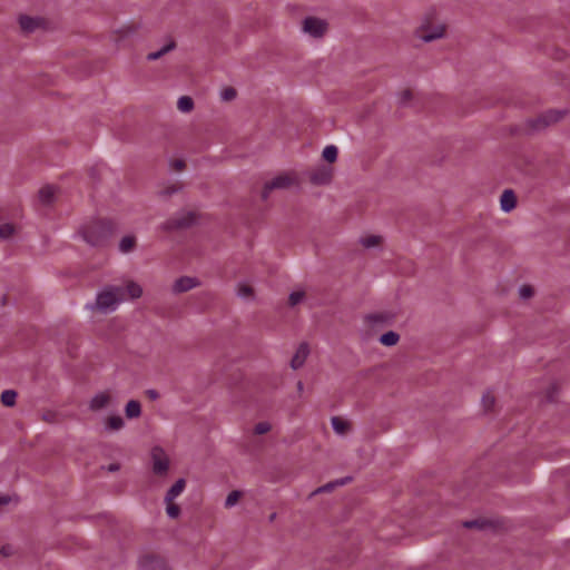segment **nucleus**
Here are the masks:
<instances>
[{
	"mask_svg": "<svg viewBox=\"0 0 570 570\" xmlns=\"http://www.w3.org/2000/svg\"><path fill=\"white\" fill-rule=\"evenodd\" d=\"M473 525H476V522H465L464 523V527H466V528H471Z\"/></svg>",
	"mask_w": 570,
	"mask_h": 570,
	"instance_id": "nucleus-44",
	"label": "nucleus"
},
{
	"mask_svg": "<svg viewBox=\"0 0 570 570\" xmlns=\"http://www.w3.org/2000/svg\"><path fill=\"white\" fill-rule=\"evenodd\" d=\"M337 147L334 145H328L323 149L322 156L328 163H334L337 159Z\"/></svg>",
	"mask_w": 570,
	"mask_h": 570,
	"instance_id": "nucleus-28",
	"label": "nucleus"
},
{
	"mask_svg": "<svg viewBox=\"0 0 570 570\" xmlns=\"http://www.w3.org/2000/svg\"><path fill=\"white\" fill-rule=\"evenodd\" d=\"M198 285H199V282L197 278L190 277V276H183V277L176 279L175 283L173 284V292L174 293H184V292L195 288Z\"/></svg>",
	"mask_w": 570,
	"mask_h": 570,
	"instance_id": "nucleus-10",
	"label": "nucleus"
},
{
	"mask_svg": "<svg viewBox=\"0 0 570 570\" xmlns=\"http://www.w3.org/2000/svg\"><path fill=\"white\" fill-rule=\"evenodd\" d=\"M289 304L292 306H295L299 304L304 299V292L302 291H295L289 294Z\"/></svg>",
	"mask_w": 570,
	"mask_h": 570,
	"instance_id": "nucleus-35",
	"label": "nucleus"
},
{
	"mask_svg": "<svg viewBox=\"0 0 570 570\" xmlns=\"http://www.w3.org/2000/svg\"><path fill=\"white\" fill-rule=\"evenodd\" d=\"M41 23V20L38 18L29 17V16H21L19 18V24L22 30L27 32H31L36 30Z\"/></svg>",
	"mask_w": 570,
	"mask_h": 570,
	"instance_id": "nucleus-17",
	"label": "nucleus"
},
{
	"mask_svg": "<svg viewBox=\"0 0 570 570\" xmlns=\"http://www.w3.org/2000/svg\"><path fill=\"white\" fill-rule=\"evenodd\" d=\"M350 481V478H343L340 480H336L334 482H330L321 488H318L314 493H321V492H328L333 490L335 487L344 485Z\"/></svg>",
	"mask_w": 570,
	"mask_h": 570,
	"instance_id": "nucleus-31",
	"label": "nucleus"
},
{
	"mask_svg": "<svg viewBox=\"0 0 570 570\" xmlns=\"http://www.w3.org/2000/svg\"><path fill=\"white\" fill-rule=\"evenodd\" d=\"M1 552H2L3 556H9L10 554L8 548H6V547L2 548Z\"/></svg>",
	"mask_w": 570,
	"mask_h": 570,
	"instance_id": "nucleus-43",
	"label": "nucleus"
},
{
	"mask_svg": "<svg viewBox=\"0 0 570 570\" xmlns=\"http://www.w3.org/2000/svg\"><path fill=\"white\" fill-rule=\"evenodd\" d=\"M174 48H175V42L170 40L167 43H165L159 50L148 53L147 59L150 61L157 60L160 57H163L164 55H166L167 52L171 51Z\"/></svg>",
	"mask_w": 570,
	"mask_h": 570,
	"instance_id": "nucleus-23",
	"label": "nucleus"
},
{
	"mask_svg": "<svg viewBox=\"0 0 570 570\" xmlns=\"http://www.w3.org/2000/svg\"><path fill=\"white\" fill-rule=\"evenodd\" d=\"M517 197L513 190L505 189L500 197V208L504 213H510L515 208Z\"/></svg>",
	"mask_w": 570,
	"mask_h": 570,
	"instance_id": "nucleus-11",
	"label": "nucleus"
},
{
	"mask_svg": "<svg viewBox=\"0 0 570 570\" xmlns=\"http://www.w3.org/2000/svg\"><path fill=\"white\" fill-rule=\"evenodd\" d=\"M10 502V497L8 495H0V507Z\"/></svg>",
	"mask_w": 570,
	"mask_h": 570,
	"instance_id": "nucleus-39",
	"label": "nucleus"
},
{
	"mask_svg": "<svg viewBox=\"0 0 570 570\" xmlns=\"http://www.w3.org/2000/svg\"><path fill=\"white\" fill-rule=\"evenodd\" d=\"M325 30L326 23L322 19L309 17L303 22V31L311 37L320 38L324 35Z\"/></svg>",
	"mask_w": 570,
	"mask_h": 570,
	"instance_id": "nucleus-8",
	"label": "nucleus"
},
{
	"mask_svg": "<svg viewBox=\"0 0 570 570\" xmlns=\"http://www.w3.org/2000/svg\"><path fill=\"white\" fill-rule=\"evenodd\" d=\"M14 233V228L11 224H2L0 226V238L8 239L10 238Z\"/></svg>",
	"mask_w": 570,
	"mask_h": 570,
	"instance_id": "nucleus-34",
	"label": "nucleus"
},
{
	"mask_svg": "<svg viewBox=\"0 0 570 570\" xmlns=\"http://www.w3.org/2000/svg\"><path fill=\"white\" fill-rule=\"evenodd\" d=\"M236 97V90L234 88H225L220 92V98L224 101L233 100Z\"/></svg>",
	"mask_w": 570,
	"mask_h": 570,
	"instance_id": "nucleus-36",
	"label": "nucleus"
},
{
	"mask_svg": "<svg viewBox=\"0 0 570 570\" xmlns=\"http://www.w3.org/2000/svg\"><path fill=\"white\" fill-rule=\"evenodd\" d=\"M185 485L186 482L184 479L177 480L167 491L165 495V502L174 501L177 497H179L183 493Z\"/></svg>",
	"mask_w": 570,
	"mask_h": 570,
	"instance_id": "nucleus-15",
	"label": "nucleus"
},
{
	"mask_svg": "<svg viewBox=\"0 0 570 570\" xmlns=\"http://www.w3.org/2000/svg\"><path fill=\"white\" fill-rule=\"evenodd\" d=\"M271 430V424L268 422H259L255 425V433L265 434Z\"/></svg>",
	"mask_w": 570,
	"mask_h": 570,
	"instance_id": "nucleus-37",
	"label": "nucleus"
},
{
	"mask_svg": "<svg viewBox=\"0 0 570 570\" xmlns=\"http://www.w3.org/2000/svg\"><path fill=\"white\" fill-rule=\"evenodd\" d=\"M166 513L170 519H177L180 514V508L174 501L166 502Z\"/></svg>",
	"mask_w": 570,
	"mask_h": 570,
	"instance_id": "nucleus-32",
	"label": "nucleus"
},
{
	"mask_svg": "<svg viewBox=\"0 0 570 570\" xmlns=\"http://www.w3.org/2000/svg\"><path fill=\"white\" fill-rule=\"evenodd\" d=\"M147 394L150 399L155 400L158 397V393L155 390H148Z\"/></svg>",
	"mask_w": 570,
	"mask_h": 570,
	"instance_id": "nucleus-41",
	"label": "nucleus"
},
{
	"mask_svg": "<svg viewBox=\"0 0 570 570\" xmlns=\"http://www.w3.org/2000/svg\"><path fill=\"white\" fill-rule=\"evenodd\" d=\"M367 318L371 322H375L377 317L375 315H370Z\"/></svg>",
	"mask_w": 570,
	"mask_h": 570,
	"instance_id": "nucleus-45",
	"label": "nucleus"
},
{
	"mask_svg": "<svg viewBox=\"0 0 570 570\" xmlns=\"http://www.w3.org/2000/svg\"><path fill=\"white\" fill-rule=\"evenodd\" d=\"M303 389V384L299 382L298 383V390H302Z\"/></svg>",
	"mask_w": 570,
	"mask_h": 570,
	"instance_id": "nucleus-46",
	"label": "nucleus"
},
{
	"mask_svg": "<svg viewBox=\"0 0 570 570\" xmlns=\"http://www.w3.org/2000/svg\"><path fill=\"white\" fill-rule=\"evenodd\" d=\"M331 424L334 432L338 435H344L350 429V423L346 420L341 419L338 416L332 417Z\"/></svg>",
	"mask_w": 570,
	"mask_h": 570,
	"instance_id": "nucleus-19",
	"label": "nucleus"
},
{
	"mask_svg": "<svg viewBox=\"0 0 570 570\" xmlns=\"http://www.w3.org/2000/svg\"><path fill=\"white\" fill-rule=\"evenodd\" d=\"M174 166H175V168H176L177 170H180V169H183V168H184V161H183V160H176V161L174 163Z\"/></svg>",
	"mask_w": 570,
	"mask_h": 570,
	"instance_id": "nucleus-42",
	"label": "nucleus"
},
{
	"mask_svg": "<svg viewBox=\"0 0 570 570\" xmlns=\"http://www.w3.org/2000/svg\"><path fill=\"white\" fill-rule=\"evenodd\" d=\"M78 235L90 246H102L111 235V226L107 222L91 220L81 226Z\"/></svg>",
	"mask_w": 570,
	"mask_h": 570,
	"instance_id": "nucleus-2",
	"label": "nucleus"
},
{
	"mask_svg": "<svg viewBox=\"0 0 570 570\" xmlns=\"http://www.w3.org/2000/svg\"><path fill=\"white\" fill-rule=\"evenodd\" d=\"M125 413L128 419L139 417L141 414L140 403L136 400H131L126 404Z\"/></svg>",
	"mask_w": 570,
	"mask_h": 570,
	"instance_id": "nucleus-20",
	"label": "nucleus"
},
{
	"mask_svg": "<svg viewBox=\"0 0 570 570\" xmlns=\"http://www.w3.org/2000/svg\"><path fill=\"white\" fill-rule=\"evenodd\" d=\"M136 239L134 236H124L119 242V250L124 254L131 252L135 247Z\"/></svg>",
	"mask_w": 570,
	"mask_h": 570,
	"instance_id": "nucleus-24",
	"label": "nucleus"
},
{
	"mask_svg": "<svg viewBox=\"0 0 570 570\" xmlns=\"http://www.w3.org/2000/svg\"><path fill=\"white\" fill-rule=\"evenodd\" d=\"M333 170L330 166L318 165L308 171L311 181L315 185H326L331 181Z\"/></svg>",
	"mask_w": 570,
	"mask_h": 570,
	"instance_id": "nucleus-7",
	"label": "nucleus"
},
{
	"mask_svg": "<svg viewBox=\"0 0 570 570\" xmlns=\"http://www.w3.org/2000/svg\"><path fill=\"white\" fill-rule=\"evenodd\" d=\"M125 425V421L119 415H112L106 420L105 429L108 431H119Z\"/></svg>",
	"mask_w": 570,
	"mask_h": 570,
	"instance_id": "nucleus-22",
	"label": "nucleus"
},
{
	"mask_svg": "<svg viewBox=\"0 0 570 570\" xmlns=\"http://www.w3.org/2000/svg\"><path fill=\"white\" fill-rule=\"evenodd\" d=\"M562 117V112L558 110H549L542 114L534 122L535 129H542L551 124L557 122Z\"/></svg>",
	"mask_w": 570,
	"mask_h": 570,
	"instance_id": "nucleus-9",
	"label": "nucleus"
},
{
	"mask_svg": "<svg viewBox=\"0 0 570 570\" xmlns=\"http://www.w3.org/2000/svg\"><path fill=\"white\" fill-rule=\"evenodd\" d=\"M122 288L126 299H137L142 295V287L134 281H128Z\"/></svg>",
	"mask_w": 570,
	"mask_h": 570,
	"instance_id": "nucleus-14",
	"label": "nucleus"
},
{
	"mask_svg": "<svg viewBox=\"0 0 570 570\" xmlns=\"http://www.w3.org/2000/svg\"><path fill=\"white\" fill-rule=\"evenodd\" d=\"M399 340L400 335L393 331H389L380 336V342L385 346H394Z\"/></svg>",
	"mask_w": 570,
	"mask_h": 570,
	"instance_id": "nucleus-25",
	"label": "nucleus"
},
{
	"mask_svg": "<svg viewBox=\"0 0 570 570\" xmlns=\"http://www.w3.org/2000/svg\"><path fill=\"white\" fill-rule=\"evenodd\" d=\"M17 400V393L13 390H6L1 393V402L6 406H13Z\"/></svg>",
	"mask_w": 570,
	"mask_h": 570,
	"instance_id": "nucleus-30",
	"label": "nucleus"
},
{
	"mask_svg": "<svg viewBox=\"0 0 570 570\" xmlns=\"http://www.w3.org/2000/svg\"><path fill=\"white\" fill-rule=\"evenodd\" d=\"M110 402V395L106 392H100L96 394L90 401L91 410H101L106 407Z\"/></svg>",
	"mask_w": 570,
	"mask_h": 570,
	"instance_id": "nucleus-16",
	"label": "nucleus"
},
{
	"mask_svg": "<svg viewBox=\"0 0 570 570\" xmlns=\"http://www.w3.org/2000/svg\"><path fill=\"white\" fill-rule=\"evenodd\" d=\"M236 294L239 298L250 301L254 298V291L250 285L245 282H240L236 286Z\"/></svg>",
	"mask_w": 570,
	"mask_h": 570,
	"instance_id": "nucleus-18",
	"label": "nucleus"
},
{
	"mask_svg": "<svg viewBox=\"0 0 570 570\" xmlns=\"http://www.w3.org/2000/svg\"><path fill=\"white\" fill-rule=\"evenodd\" d=\"M107 470H108L109 472H116V471H118V470H119V465H118V464H116V463L109 464V465H108V468H107Z\"/></svg>",
	"mask_w": 570,
	"mask_h": 570,
	"instance_id": "nucleus-40",
	"label": "nucleus"
},
{
	"mask_svg": "<svg viewBox=\"0 0 570 570\" xmlns=\"http://www.w3.org/2000/svg\"><path fill=\"white\" fill-rule=\"evenodd\" d=\"M196 222V216L194 213L191 212H186V213H181L179 214V216L173 222L170 223L169 225L166 226V228H171V227H176V228H183V227H188L190 225H193L194 223Z\"/></svg>",
	"mask_w": 570,
	"mask_h": 570,
	"instance_id": "nucleus-13",
	"label": "nucleus"
},
{
	"mask_svg": "<svg viewBox=\"0 0 570 570\" xmlns=\"http://www.w3.org/2000/svg\"><path fill=\"white\" fill-rule=\"evenodd\" d=\"M495 399L491 392H487L482 396V405L485 411H490L494 406Z\"/></svg>",
	"mask_w": 570,
	"mask_h": 570,
	"instance_id": "nucleus-33",
	"label": "nucleus"
},
{
	"mask_svg": "<svg viewBox=\"0 0 570 570\" xmlns=\"http://www.w3.org/2000/svg\"><path fill=\"white\" fill-rule=\"evenodd\" d=\"M153 471L156 474L163 475L167 473L169 468V459L160 446H154L150 452Z\"/></svg>",
	"mask_w": 570,
	"mask_h": 570,
	"instance_id": "nucleus-5",
	"label": "nucleus"
},
{
	"mask_svg": "<svg viewBox=\"0 0 570 570\" xmlns=\"http://www.w3.org/2000/svg\"><path fill=\"white\" fill-rule=\"evenodd\" d=\"M308 353H309V350H308L307 344L302 343L297 347L294 356L292 357V361H291L292 368L297 370V368L302 367L308 356Z\"/></svg>",
	"mask_w": 570,
	"mask_h": 570,
	"instance_id": "nucleus-12",
	"label": "nucleus"
},
{
	"mask_svg": "<svg viewBox=\"0 0 570 570\" xmlns=\"http://www.w3.org/2000/svg\"><path fill=\"white\" fill-rule=\"evenodd\" d=\"M444 33L445 27L443 24H436L433 27L422 24L415 31L416 37L424 42H430L440 39L444 36Z\"/></svg>",
	"mask_w": 570,
	"mask_h": 570,
	"instance_id": "nucleus-6",
	"label": "nucleus"
},
{
	"mask_svg": "<svg viewBox=\"0 0 570 570\" xmlns=\"http://www.w3.org/2000/svg\"><path fill=\"white\" fill-rule=\"evenodd\" d=\"M177 107L181 112H189L194 108V101L188 96H181L178 99Z\"/></svg>",
	"mask_w": 570,
	"mask_h": 570,
	"instance_id": "nucleus-27",
	"label": "nucleus"
},
{
	"mask_svg": "<svg viewBox=\"0 0 570 570\" xmlns=\"http://www.w3.org/2000/svg\"><path fill=\"white\" fill-rule=\"evenodd\" d=\"M532 294H533V289H532V287H530L528 285H523L519 288V295L523 299L531 297Z\"/></svg>",
	"mask_w": 570,
	"mask_h": 570,
	"instance_id": "nucleus-38",
	"label": "nucleus"
},
{
	"mask_svg": "<svg viewBox=\"0 0 570 570\" xmlns=\"http://www.w3.org/2000/svg\"><path fill=\"white\" fill-rule=\"evenodd\" d=\"M125 301L126 297L122 286L106 285L97 292L94 302H88L85 305V308L91 312L110 314Z\"/></svg>",
	"mask_w": 570,
	"mask_h": 570,
	"instance_id": "nucleus-1",
	"label": "nucleus"
},
{
	"mask_svg": "<svg viewBox=\"0 0 570 570\" xmlns=\"http://www.w3.org/2000/svg\"><path fill=\"white\" fill-rule=\"evenodd\" d=\"M360 243L365 248H376L382 243V237L379 235H366L361 237Z\"/></svg>",
	"mask_w": 570,
	"mask_h": 570,
	"instance_id": "nucleus-21",
	"label": "nucleus"
},
{
	"mask_svg": "<svg viewBox=\"0 0 570 570\" xmlns=\"http://www.w3.org/2000/svg\"><path fill=\"white\" fill-rule=\"evenodd\" d=\"M56 195V188L53 186H45L39 190V198L43 204H49Z\"/></svg>",
	"mask_w": 570,
	"mask_h": 570,
	"instance_id": "nucleus-26",
	"label": "nucleus"
},
{
	"mask_svg": "<svg viewBox=\"0 0 570 570\" xmlns=\"http://www.w3.org/2000/svg\"><path fill=\"white\" fill-rule=\"evenodd\" d=\"M298 183L297 176L293 171L282 173L264 185L262 196L266 199L274 189H287Z\"/></svg>",
	"mask_w": 570,
	"mask_h": 570,
	"instance_id": "nucleus-3",
	"label": "nucleus"
},
{
	"mask_svg": "<svg viewBox=\"0 0 570 570\" xmlns=\"http://www.w3.org/2000/svg\"><path fill=\"white\" fill-rule=\"evenodd\" d=\"M139 570H171L168 562L158 556L142 554L138 560Z\"/></svg>",
	"mask_w": 570,
	"mask_h": 570,
	"instance_id": "nucleus-4",
	"label": "nucleus"
},
{
	"mask_svg": "<svg viewBox=\"0 0 570 570\" xmlns=\"http://www.w3.org/2000/svg\"><path fill=\"white\" fill-rule=\"evenodd\" d=\"M242 495H243V492L239 490L232 491L225 500V503H224L225 508L230 509V508L235 507L238 503Z\"/></svg>",
	"mask_w": 570,
	"mask_h": 570,
	"instance_id": "nucleus-29",
	"label": "nucleus"
}]
</instances>
